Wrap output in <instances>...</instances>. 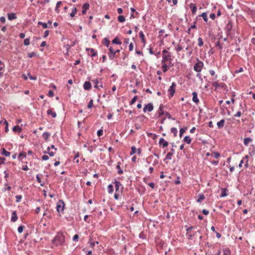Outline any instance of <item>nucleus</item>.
<instances>
[{
    "mask_svg": "<svg viewBox=\"0 0 255 255\" xmlns=\"http://www.w3.org/2000/svg\"><path fill=\"white\" fill-rule=\"evenodd\" d=\"M64 242V237L63 235H57L52 240V243L56 246L62 245Z\"/></svg>",
    "mask_w": 255,
    "mask_h": 255,
    "instance_id": "1",
    "label": "nucleus"
},
{
    "mask_svg": "<svg viewBox=\"0 0 255 255\" xmlns=\"http://www.w3.org/2000/svg\"><path fill=\"white\" fill-rule=\"evenodd\" d=\"M203 66V62L199 59H197V62L194 66V70L197 72H200Z\"/></svg>",
    "mask_w": 255,
    "mask_h": 255,
    "instance_id": "2",
    "label": "nucleus"
},
{
    "mask_svg": "<svg viewBox=\"0 0 255 255\" xmlns=\"http://www.w3.org/2000/svg\"><path fill=\"white\" fill-rule=\"evenodd\" d=\"M176 86V84L175 82H172L171 86L169 87L168 92L169 93V97H172L173 96L175 92V87Z\"/></svg>",
    "mask_w": 255,
    "mask_h": 255,
    "instance_id": "3",
    "label": "nucleus"
},
{
    "mask_svg": "<svg viewBox=\"0 0 255 255\" xmlns=\"http://www.w3.org/2000/svg\"><path fill=\"white\" fill-rule=\"evenodd\" d=\"M65 204L62 200H60L56 206L57 211L58 212H62L64 211Z\"/></svg>",
    "mask_w": 255,
    "mask_h": 255,
    "instance_id": "4",
    "label": "nucleus"
},
{
    "mask_svg": "<svg viewBox=\"0 0 255 255\" xmlns=\"http://www.w3.org/2000/svg\"><path fill=\"white\" fill-rule=\"evenodd\" d=\"M232 27H233L232 23L231 21H229L227 24V25H226V27H225V31H226V33L227 35H229L230 34V32L232 29Z\"/></svg>",
    "mask_w": 255,
    "mask_h": 255,
    "instance_id": "5",
    "label": "nucleus"
},
{
    "mask_svg": "<svg viewBox=\"0 0 255 255\" xmlns=\"http://www.w3.org/2000/svg\"><path fill=\"white\" fill-rule=\"evenodd\" d=\"M171 60L170 53H169L168 54H162V60L161 61V63H165V62L167 61L170 62Z\"/></svg>",
    "mask_w": 255,
    "mask_h": 255,
    "instance_id": "6",
    "label": "nucleus"
},
{
    "mask_svg": "<svg viewBox=\"0 0 255 255\" xmlns=\"http://www.w3.org/2000/svg\"><path fill=\"white\" fill-rule=\"evenodd\" d=\"M159 144L163 148L166 147L168 145V142L165 140L164 138H161L159 141Z\"/></svg>",
    "mask_w": 255,
    "mask_h": 255,
    "instance_id": "7",
    "label": "nucleus"
},
{
    "mask_svg": "<svg viewBox=\"0 0 255 255\" xmlns=\"http://www.w3.org/2000/svg\"><path fill=\"white\" fill-rule=\"evenodd\" d=\"M110 52L108 53V55L111 60H113L115 57V52H114V48L110 46L109 47Z\"/></svg>",
    "mask_w": 255,
    "mask_h": 255,
    "instance_id": "8",
    "label": "nucleus"
},
{
    "mask_svg": "<svg viewBox=\"0 0 255 255\" xmlns=\"http://www.w3.org/2000/svg\"><path fill=\"white\" fill-rule=\"evenodd\" d=\"M174 152V149H170V152H169L167 153L165 158L164 159V161H165L166 159H169V160L171 159L172 156Z\"/></svg>",
    "mask_w": 255,
    "mask_h": 255,
    "instance_id": "9",
    "label": "nucleus"
},
{
    "mask_svg": "<svg viewBox=\"0 0 255 255\" xmlns=\"http://www.w3.org/2000/svg\"><path fill=\"white\" fill-rule=\"evenodd\" d=\"M89 7H90V4L87 2L85 3L82 6V8H83V10L82 11V14H85L86 13L87 10H88L89 8Z\"/></svg>",
    "mask_w": 255,
    "mask_h": 255,
    "instance_id": "10",
    "label": "nucleus"
},
{
    "mask_svg": "<svg viewBox=\"0 0 255 255\" xmlns=\"http://www.w3.org/2000/svg\"><path fill=\"white\" fill-rule=\"evenodd\" d=\"M193 98L192 100L196 104H198L199 102V100L197 97V93L196 92H193L192 93Z\"/></svg>",
    "mask_w": 255,
    "mask_h": 255,
    "instance_id": "11",
    "label": "nucleus"
},
{
    "mask_svg": "<svg viewBox=\"0 0 255 255\" xmlns=\"http://www.w3.org/2000/svg\"><path fill=\"white\" fill-rule=\"evenodd\" d=\"M83 87L85 90H89L91 88V84L90 82L86 81L84 84Z\"/></svg>",
    "mask_w": 255,
    "mask_h": 255,
    "instance_id": "12",
    "label": "nucleus"
},
{
    "mask_svg": "<svg viewBox=\"0 0 255 255\" xmlns=\"http://www.w3.org/2000/svg\"><path fill=\"white\" fill-rule=\"evenodd\" d=\"M189 7L192 10V13L193 14H195L196 10H197V7H196V5H195V4L193 3H191L189 4Z\"/></svg>",
    "mask_w": 255,
    "mask_h": 255,
    "instance_id": "13",
    "label": "nucleus"
},
{
    "mask_svg": "<svg viewBox=\"0 0 255 255\" xmlns=\"http://www.w3.org/2000/svg\"><path fill=\"white\" fill-rule=\"evenodd\" d=\"M17 219L18 218L16 211H13L11 215V221L14 222L17 220Z\"/></svg>",
    "mask_w": 255,
    "mask_h": 255,
    "instance_id": "14",
    "label": "nucleus"
},
{
    "mask_svg": "<svg viewBox=\"0 0 255 255\" xmlns=\"http://www.w3.org/2000/svg\"><path fill=\"white\" fill-rule=\"evenodd\" d=\"M224 124H225V120L223 119H222L221 121H220L219 122H218L217 124L218 128L219 129H221L222 128H223L224 127Z\"/></svg>",
    "mask_w": 255,
    "mask_h": 255,
    "instance_id": "15",
    "label": "nucleus"
},
{
    "mask_svg": "<svg viewBox=\"0 0 255 255\" xmlns=\"http://www.w3.org/2000/svg\"><path fill=\"white\" fill-rule=\"evenodd\" d=\"M50 147L48 146L47 148V150L46 151H44L43 152V153L44 154H46V153L48 154V155L50 156H53L54 155L55 152H54L53 151H50Z\"/></svg>",
    "mask_w": 255,
    "mask_h": 255,
    "instance_id": "16",
    "label": "nucleus"
},
{
    "mask_svg": "<svg viewBox=\"0 0 255 255\" xmlns=\"http://www.w3.org/2000/svg\"><path fill=\"white\" fill-rule=\"evenodd\" d=\"M7 17H8V20H11L15 19L16 18L15 14L14 13H8Z\"/></svg>",
    "mask_w": 255,
    "mask_h": 255,
    "instance_id": "17",
    "label": "nucleus"
},
{
    "mask_svg": "<svg viewBox=\"0 0 255 255\" xmlns=\"http://www.w3.org/2000/svg\"><path fill=\"white\" fill-rule=\"evenodd\" d=\"M47 115H51V116L53 117V118H56V116H57V114L55 112H53L52 110L51 109H49L47 111Z\"/></svg>",
    "mask_w": 255,
    "mask_h": 255,
    "instance_id": "18",
    "label": "nucleus"
},
{
    "mask_svg": "<svg viewBox=\"0 0 255 255\" xmlns=\"http://www.w3.org/2000/svg\"><path fill=\"white\" fill-rule=\"evenodd\" d=\"M253 141V139L251 137L245 138L244 139V143L246 146H248L249 143Z\"/></svg>",
    "mask_w": 255,
    "mask_h": 255,
    "instance_id": "19",
    "label": "nucleus"
},
{
    "mask_svg": "<svg viewBox=\"0 0 255 255\" xmlns=\"http://www.w3.org/2000/svg\"><path fill=\"white\" fill-rule=\"evenodd\" d=\"M162 105H160L157 113L158 114V116H162L164 114V111L162 110Z\"/></svg>",
    "mask_w": 255,
    "mask_h": 255,
    "instance_id": "20",
    "label": "nucleus"
},
{
    "mask_svg": "<svg viewBox=\"0 0 255 255\" xmlns=\"http://www.w3.org/2000/svg\"><path fill=\"white\" fill-rule=\"evenodd\" d=\"M12 130L14 132H20L22 131V128L18 126H15L13 128Z\"/></svg>",
    "mask_w": 255,
    "mask_h": 255,
    "instance_id": "21",
    "label": "nucleus"
},
{
    "mask_svg": "<svg viewBox=\"0 0 255 255\" xmlns=\"http://www.w3.org/2000/svg\"><path fill=\"white\" fill-rule=\"evenodd\" d=\"M112 43L116 44H121L122 42L119 40L118 37H116L113 40Z\"/></svg>",
    "mask_w": 255,
    "mask_h": 255,
    "instance_id": "22",
    "label": "nucleus"
},
{
    "mask_svg": "<svg viewBox=\"0 0 255 255\" xmlns=\"http://www.w3.org/2000/svg\"><path fill=\"white\" fill-rule=\"evenodd\" d=\"M114 183L115 185L116 190L117 191L119 189L120 187L122 186V184L120 182L118 181H115Z\"/></svg>",
    "mask_w": 255,
    "mask_h": 255,
    "instance_id": "23",
    "label": "nucleus"
},
{
    "mask_svg": "<svg viewBox=\"0 0 255 255\" xmlns=\"http://www.w3.org/2000/svg\"><path fill=\"white\" fill-rule=\"evenodd\" d=\"M183 141L186 142L187 144H189L191 142V139L189 136H186L184 137Z\"/></svg>",
    "mask_w": 255,
    "mask_h": 255,
    "instance_id": "24",
    "label": "nucleus"
},
{
    "mask_svg": "<svg viewBox=\"0 0 255 255\" xmlns=\"http://www.w3.org/2000/svg\"><path fill=\"white\" fill-rule=\"evenodd\" d=\"M147 107V111L151 112L153 110V105L152 103H148L146 105Z\"/></svg>",
    "mask_w": 255,
    "mask_h": 255,
    "instance_id": "25",
    "label": "nucleus"
},
{
    "mask_svg": "<svg viewBox=\"0 0 255 255\" xmlns=\"http://www.w3.org/2000/svg\"><path fill=\"white\" fill-rule=\"evenodd\" d=\"M223 255H231V252L230 250L229 249H224L223 250Z\"/></svg>",
    "mask_w": 255,
    "mask_h": 255,
    "instance_id": "26",
    "label": "nucleus"
},
{
    "mask_svg": "<svg viewBox=\"0 0 255 255\" xmlns=\"http://www.w3.org/2000/svg\"><path fill=\"white\" fill-rule=\"evenodd\" d=\"M110 41L108 40L107 38H105L104 39L103 44L107 47H110Z\"/></svg>",
    "mask_w": 255,
    "mask_h": 255,
    "instance_id": "27",
    "label": "nucleus"
},
{
    "mask_svg": "<svg viewBox=\"0 0 255 255\" xmlns=\"http://www.w3.org/2000/svg\"><path fill=\"white\" fill-rule=\"evenodd\" d=\"M94 84H95V86L94 87L96 88H98L99 87H103V85H102V84H101L99 86H98V84H99V81H98V79H96V80H94L92 81Z\"/></svg>",
    "mask_w": 255,
    "mask_h": 255,
    "instance_id": "28",
    "label": "nucleus"
},
{
    "mask_svg": "<svg viewBox=\"0 0 255 255\" xmlns=\"http://www.w3.org/2000/svg\"><path fill=\"white\" fill-rule=\"evenodd\" d=\"M200 16H201L203 17L204 20L205 21V22H207L208 21V17H207V13L206 12H203L200 15Z\"/></svg>",
    "mask_w": 255,
    "mask_h": 255,
    "instance_id": "29",
    "label": "nucleus"
},
{
    "mask_svg": "<svg viewBox=\"0 0 255 255\" xmlns=\"http://www.w3.org/2000/svg\"><path fill=\"white\" fill-rule=\"evenodd\" d=\"M120 164H121V163L119 162L118 165H117V167H116L117 169H118V173L119 174H122L123 173V170L121 168Z\"/></svg>",
    "mask_w": 255,
    "mask_h": 255,
    "instance_id": "30",
    "label": "nucleus"
},
{
    "mask_svg": "<svg viewBox=\"0 0 255 255\" xmlns=\"http://www.w3.org/2000/svg\"><path fill=\"white\" fill-rule=\"evenodd\" d=\"M50 134L49 132H45L43 133L42 136L45 140H47L49 137L50 136Z\"/></svg>",
    "mask_w": 255,
    "mask_h": 255,
    "instance_id": "31",
    "label": "nucleus"
},
{
    "mask_svg": "<svg viewBox=\"0 0 255 255\" xmlns=\"http://www.w3.org/2000/svg\"><path fill=\"white\" fill-rule=\"evenodd\" d=\"M108 191L109 193H112L114 191V186L112 184H110L108 186Z\"/></svg>",
    "mask_w": 255,
    "mask_h": 255,
    "instance_id": "32",
    "label": "nucleus"
},
{
    "mask_svg": "<svg viewBox=\"0 0 255 255\" xmlns=\"http://www.w3.org/2000/svg\"><path fill=\"white\" fill-rule=\"evenodd\" d=\"M2 154L6 157L9 156L10 154V152L6 151L4 148L2 149Z\"/></svg>",
    "mask_w": 255,
    "mask_h": 255,
    "instance_id": "33",
    "label": "nucleus"
},
{
    "mask_svg": "<svg viewBox=\"0 0 255 255\" xmlns=\"http://www.w3.org/2000/svg\"><path fill=\"white\" fill-rule=\"evenodd\" d=\"M118 20L120 22H124L125 21V17L123 15H119L118 17Z\"/></svg>",
    "mask_w": 255,
    "mask_h": 255,
    "instance_id": "34",
    "label": "nucleus"
},
{
    "mask_svg": "<svg viewBox=\"0 0 255 255\" xmlns=\"http://www.w3.org/2000/svg\"><path fill=\"white\" fill-rule=\"evenodd\" d=\"M205 196L203 194H200L198 199L197 200V202H201L205 199Z\"/></svg>",
    "mask_w": 255,
    "mask_h": 255,
    "instance_id": "35",
    "label": "nucleus"
},
{
    "mask_svg": "<svg viewBox=\"0 0 255 255\" xmlns=\"http://www.w3.org/2000/svg\"><path fill=\"white\" fill-rule=\"evenodd\" d=\"M162 69L163 72H166L168 70V66L165 63H162Z\"/></svg>",
    "mask_w": 255,
    "mask_h": 255,
    "instance_id": "36",
    "label": "nucleus"
},
{
    "mask_svg": "<svg viewBox=\"0 0 255 255\" xmlns=\"http://www.w3.org/2000/svg\"><path fill=\"white\" fill-rule=\"evenodd\" d=\"M170 130L171 132L174 134V136L175 137L177 136V130L176 128H172Z\"/></svg>",
    "mask_w": 255,
    "mask_h": 255,
    "instance_id": "37",
    "label": "nucleus"
},
{
    "mask_svg": "<svg viewBox=\"0 0 255 255\" xmlns=\"http://www.w3.org/2000/svg\"><path fill=\"white\" fill-rule=\"evenodd\" d=\"M187 129V127H185L184 128H180V134H179V136L180 137H181L182 134L185 132L186 130Z\"/></svg>",
    "mask_w": 255,
    "mask_h": 255,
    "instance_id": "38",
    "label": "nucleus"
},
{
    "mask_svg": "<svg viewBox=\"0 0 255 255\" xmlns=\"http://www.w3.org/2000/svg\"><path fill=\"white\" fill-rule=\"evenodd\" d=\"M77 11V8L76 7H74L72 9V12L70 14V16L71 17H74L75 15V14H76Z\"/></svg>",
    "mask_w": 255,
    "mask_h": 255,
    "instance_id": "39",
    "label": "nucleus"
},
{
    "mask_svg": "<svg viewBox=\"0 0 255 255\" xmlns=\"http://www.w3.org/2000/svg\"><path fill=\"white\" fill-rule=\"evenodd\" d=\"M38 25H42V27L44 28H47L48 27V25H47V24L46 23H43L41 21H39L38 22Z\"/></svg>",
    "mask_w": 255,
    "mask_h": 255,
    "instance_id": "40",
    "label": "nucleus"
},
{
    "mask_svg": "<svg viewBox=\"0 0 255 255\" xmlns=\"http://www.w3.org/2000/svg\"><path fill=\"white\" fill-rule=\"evenodd\" d=\"M136 151V148L134 146H132L131 147V151L130 152V155H133L134 154Z\"/></svg>",
    "mask_w": 255,
    "mask_h": 255,
    "instance_id": "41",
    "label": "nucleus"
},
{
    "mask_svg": "<svg viewBox=\"0 0 255 255\" xmlns=\"http://www.w3.org/2000/svg\"><path fill=\"white\" fill-rule=\"evenodd\" d=\"M198 45L199 47H201L203 45L204 43H203V41L202 38L199 37L198 39Z\"/></svg>",
    "mask_w": 255,
    "mask_h": 255,
    "instance_id": "42",
    "label": "nucleus"
},
{
    "mask_svg": "<svg viewBox=\"0 0 255 255\" xmlns=\"http://www.w3.org/2000/svg\"><path fill=\"white\" fill-rule=\"evenodd\" d=\"M216 47H218L220 50L223 49L222 44L220 43L219 41H218L215 43Z\"/></svg>",
    "mask_w": 255,
    "mask_h": 255,
    "instance_id": "43",
    "label": "nucleus"
},
{
    "mask_svg": "<svg viewBox=\"0 0 255 255\" xmlns=\"http://www.w3.org/2000/svg\"><path fill=\"white\" fill-rule=\"evenodd\" d=\"M90 52L92 53V57L96 56L97 55V52L95 50V49L93 48L90 49Z\"/></svg>",
    "mask_w": 255,
    "mask_h": 255,
    "instance_id": "44",
    "label": "nucleus"
},
{
    "mask_svg": "<svg viewBox=\"0 0 255 255\" xmlns=\"http://www.w3.org/2000/svg\"><path fill=\"white\" fill-rule=\"evenodd\" d=\"M226 189L225 188H223L222 189V194H221V197H225L227 195V194H226Z\"/></svg>",
    "mask_w": 255,
    "mask_h": 255,
    "instance_id": "45",
    "label": "nucleus"
},
{
    "mask_svg": "<svg viewBox=\"0 0 255 255\" xmlns=\"http://www.w3.org/2000/svg\"><path fill=\"white\" fill-rule=\"evenodd\" d=\"M23 43H24V44L25 45H26V46L28 45L29 44V43H30V39H29V38H28L25 39L24 40Z\"/></svg>",
    "mask_w": 255,
    "mask_h": 255,
    "instance_id": "46",
    "label": "nucleus"
},
{
    "mask_svg": "<svg viewBox=\"0 0 255 255\" xmlns=\"http://www.w3.org/2000/svg\"><path fill=\"white\" fill-rule=\"evenodd\" d=\"M24 228V226H20L18 227V228L17 229V231H18V233H21L23 232Z\"/></svg>",
    "mask_w": 255,
    "mask_h": 255,
    "instance_id": "47",
    "label": "nucleus"
},
{
    "mask_svg": "<svg viewBox=\"0 0 255 255\" xmlns=\"http://www.w3.org/2000/svg\"><path fill=\"white\" fill-rule=\"evenodd\" d=\"M137 99V97L136 96L133 97V98L132 99V100L130 102V105H133Z\"/></svg>",
    "mask_w": 255,
    "mask_h": 255,
    "instance_id": "48",
    "label": "nucleus"
},
{
    "mask_svg": "<svg viewBox=\"0 0 255 255\" xmlns=\"http://www.w3.org/2000/svg\"><path fill=\"white\" fill-rule=\"evenodd\" d=\"M93 106V100L91 99L88 104V108H91Z\"/></svg>",
    "mask_w": 255,
    "mask_h": 255,
    "instance_id": "49",
    "label": "nucleus"
},
{
    "mask_svg": "<svg viewBox=\"0 0 255 255\" xmlns=\"http://www.w3.org/2000/svg\"><path fill=\"white\" fill-rule=\"evenodd\" d=\"M26 154H25V153H24V152H21V153H19V155H18V159H19V160H20V159H21V157H26Z\"/></svg>",
    "mask_w": 255,
    "mask_h": 255,
    "instance_id": "50",
    "label": "nucleus"
},
{
    "mask_svg": "<svg viewBox=\"0 0 255 255\" xmlns=\"http://www.w3.org/2000/svg\"><path fill=\"white\" fill-rule=\"evenodd\" d=\"M15 198H16V202L18 203L20 201V200L22 198V196L21 195H16L15 196Z\"/></svg>",
    "mask_w": 255,
    "mask_h": 255,
    "instance_id": "51",
    "label": "nucleus"
},
{
    "mask_svg": "<svg viewBox=\"0 0 255 255\" xmlns=\"http://www.w3.org/2000/svg\"><path fill=\"white\" fill-rule=\"evenodd\" d=\"M103 134V130L102 129H99L97 131V135L98 136H101Z\"/></svg>",
    "mask_w": 255,
    "mask_h": 255,
    "instance_id": "52",
    "label": "nucleus"
},
{
    "mask_svg": "<svg viewBox=\"0 0 255 255\" xmlns=\"http://www.w3.org/2000/svg\"><path fill=\"white\" fill-rule=\"evenodd\" d=\"M213 156L215 158H218L220 156V154L218 152H215L213 153Z\"/></svg>",
    "mask_w": 255,
    "mask_h": 255,
    "instance_id": "53",
    "label": "nucleus"
},
{
    "mask_svg": "<svg viewBox=\"0 0 255 255\" xmlns=\"http://www.w3.org/2000/svg\"><path fill=\"white\" fill-rule=\"evenodd\" d=\"M28 77L31 79V80H36V77L35 76H32L31 75V74L29 73L27 74Z\"/></svg>",
    "mask_w": 255,
    "mask_h": 255,
    "instance_id": "54",
    "label": "nucleus"
},
{
    "mask_svg": "<svg viewBox=\"0 0 255 255\" xmlns=\"http://www.w3.org/2000/svg\"><path fill=\"white\" fill-rule=\"evenodd\" d=\"M4 71V67H0V78L2 77L3 72Z\"/></svg>",
    "mask_w": 255,
    "mask_h": 255,
    "instance_id": "55",
    "label": "nucleus"
},
{
    "mask_svg": "<svg viewBox=\"0 0 255 255\" xmlns=\"http://www.w3.org/2000/svg\"><path fill=\"white\" fill-rule=\"evenodd\" d=\"M48 96L50 97H52L54 96V93L52 90H49L48 92Z\"/></svg>",
    "mask_w": 255,
    "mask_h": 255,
    "instance_id": "56",
    "label": "nucleus"
},
{
    "mask_svg": "<svg viewBox=\"0 0 255 255\" xmlns=\"http://www.w3.org/2000/svg\"><path fill=\"white\" fill-rule=\"evenodd\" d=\"M78 239H79V236L77 234H75L73 238V241H77Z\"/></svg>",
    "mask_w": 255,
    "mask_h": 255,
    "instance_id": "57",
    "label": "nucleus"
},
{
    "mask_svg": "<svg viewBox=\"0 0 255 255\" xmlns=\"http://www.w3.org/2000/svg\"><path fill=\"white\" fill-rule=\"evenodd\" d=\"M139 37L141 39V40H143V38H144V35L142 31H140L139 33Z\"/></svg>",
    "mask_w": 255,
    "mask_h": 255,
    "instance_id": "58",
    "label": "nucleus"
},
{
    "mask_svg": "<svg viewBox=\"0 0 255 255\" xmlns=\"http://www.w3.org/2000/svg\"><path fill=\"white\" fill-rule=\"evenodd\" d=\"M49 159V156L46 155H44L42 156V159L43 160H47Z\"/></svg>",
    "mask_w": 255,
    "mask_h": 255,
    "instance_id": "59",
    "label": "nucleus"
},
{
    "mask_svg": "<svg viewBox=\"0 0 255 255\" xmlns=\"http://www.w3.org/2000/svg\"><path fill=\"white\" fill-rule=\"evenodd\" d=\"M35 55V53L32 52L31 53H29L28 54V57L29 58H32L33 56H34Z\"/></svg>",
    "mask_w": 255,
    "mask_h": 255,
    "instance_id": "60",
    "label": "nucleus"
},
{
    "mask_svg": "<svg viewBox=\"0 0 255 255\" xmlns=\"http://www.w3.org/2000/svg\"><path fill=\"white\" fill-rule=\"evenodd\" d=\"M202 212L204 215H207L209 214V211L206 209H203Z\"/></svg>",
    "mask_w": 255,
    "mask_h": 255,
    "instance_id": "61",
    "label": "nucleus"
},
{
    "mask_svg": "<svg viewBox=\"0 0 255 255\" xmlns=\"http://www.w3.org/2000/svg\"><path fill=\"white\" fill-rule=\"evenodd\" d=\"M176 50L177 51V52H179L180 51H181L182 49V48L181 46H180V45H178L176 47Z\"/></svg>",
    "mask_w": 255,
    "mask_h": 255,
    "instance_id": "62",
    "label": "nucleus"
},
{
    "mask_svg": "<svg viewBox=\"0 0 255 255\" xmlns=\"http://www.w3.org/2000/svg\"><path fill=\"white\" fill-rule=\"evenodd\" d=\"M242 113L240 111H238L236 114L234 115V117H239L241 116Z\"/></svg>",
    "mask_w": 255,
    "mask_h": 255,
    "instance_id": "63",
    "label": "nucleus"
},
{
    "mask_svg": "<svg viewBox=\"0 0 255 255\" xmlns=\"http://www.w3.org/2000/svg\"><path fill=\"white\" fill-rule=\"evenodd\" d=\"M215 14L214 13H211L210 15V17L213 20H214L215 18Z\"/></svg>",
    "mask_w": 255,
    "mask_h": 255,
    "instance_id": "64",
    "label": "nucleus"
}]
</instances>
